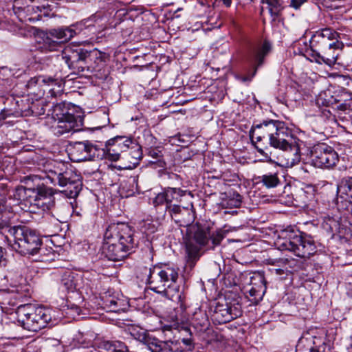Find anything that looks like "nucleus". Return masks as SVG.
Instances as JSON below:
<instances>
[{
	"label": "nucleus",
	"mask_w": 352,
	"mask_h": 352,
	"mask_svg": "<svg viewBox=\"0 0 352 352\" xmlns=\"http://www.w3.org/2000/svg\"><path fill=\"white\" fill-rule=\"evenodd\" d=\"M133 234L134 231L126 223L109 226L104 235L106 241L102 248L103 254L111 261L123 259L136 245Z\"/></svg>",
	"instance_id": "nucleus-1"
},
{
	"label": "nucleus",
	"mask_w": 352,
	"mask_h": 352,
	"mask_svg": "<svg viewBox=\"0 0 352 352\" xmlns=\"http://www.w3.org/2000/svg\"><path fill=\"white\" fill-rule=\"evenodd\" d=\"M250 137L254 144L267 139L271 146L279 149H285L296 139L283 122L273 120L253 126Z\"/></svg>",
	"instance_id": "nucleus-2"
},
{
	"label": "nucleus",
	"mask_w": 352,
	"mask_h": 352,
	"mask_svg": "<svg viewBox=\"0 0 352 352\" xmlns=\"http://www.w3.org/2000/svg\"><path fill=\"white\" fill-rule=\"evenodd\" d=\"M143 270L149 288L159 294L167 293V288L175 283L179 276L178 268L168 265L144 267Z\"/></svg>",
	"instance_id": "nucleus-3"
},
{
	"label": "nucleus",
	"mask_w": 352,
	"mask_h": 352,
	"mask_svg": "<svg viewBox=\"0 0 352 352\" xmlns=\"http://www.w3.org/2000/svg\"><path fill=\"white\" fill-rule=\"evenodd\" d=\"M186 245V262L192 268L200 257V250L208 244L209 230L199 224H192L186 228L184 237Z\"/></svg>",
	"instance_id": "nucleus-4"
},
{
	"label": "nucleus",
	"mask_w": 352,
	"mask_h": 352,
	"mask_svg": "<svg viewBox=\"0 0 352 352\" xmlns=\"http://www.w3.org/2000/svg\"><path fill=\"white\" fill-rule=\"evenodd\" d=\"M14 238L12 248L22 255H34L41 250L42 241L34 231L25 226H14L8 229Z\"/></svg>",
	"instance_id": "nucleus-5"
},
{
	"label": "nucleus",
	"mask_w": 352,
	"mask_h": 352,
	"mask_svg": "<svg viewBox=\"0 0 352 352\" xmlns=\"http://www.w3.org/2000/svg\"><path fill=\"white\" fill-rule=\"evenodd\" d=\"M285 241L282 247L301 258H309L316 252V245L310 236H303L300 232L285 230L283 232Z\"/></svg>",
	"instance_id": "nucleus-6"
},
{
	"label": "nucleus",
	"mask_w": 352,
	"mask_h": 352,
	"mask_svg": "<svg viewBox=\"0 0 352 352\" xmlns=\"http://www.w3.org/2000/svg\"><path fill=\"white\" fill-rule=\"evenodd\" d=\"M320 44L311 45L310 50L307 52L311 57V61H315L318 64H325L329 66H333L336 64L339 51L342 49L343 43L338 41L325 43L321 41Z\"/></svg>",
	"instance_id": "nucleus-7"
},
{
	"label": "nucleus",
	"mask_w": 352,
	"mask_h": 352,
	"mask_svg": "<svg viewBox=\"0 0 352 352\" xmlns=\"http://www.w3.org/2000/svg\"><path fill=\"white\" fill-rule=\"evenodd\" d=\"M52 184H56L63 188L61 192L69 198L77 197L81 190L82 182L80 175L67 169L63 173L52 172L47 176Z\"/></svg>",
	"instance_id": "nucleus-8"
},
{
	"label": "nucleus",
	"mask_w": 352,
	"mask_h": 352,
	"mask_svg": "<svg viewBox=\"0 0 352 352\" xmlns=\"http://www.w3.org/2000/svg\"><path fill=\"white\" fill-rule=\"evenodd\" d=\"M310 157L312 164L318 168H331L338 162L337 153L324 144L315 146L311 151Z\"/></svg>",
	"instance_id": "nucleus-9"
},
{
	"label": "nucleus",
	"mask_w": 352,
	"mask_h": 352,
	"mask_svg": "<svg viewBox=\"0 0 352 352\" xmlns=\"http://www.w3.org/2000/svg\"><path fill=\"white\" fill-rule=\"evenodd\" d=\"M72 161L80 162L100 158L99 149L88 141L76 142L69 148Z\"/></svg>",
	"instance_id": "nucleus-10"
},
{
	"label": "nucleus",
	"mask_w": 352,
	"mask_h": 352,
	"mask_svg": "<svg viewBox=\"0 0 352 352\" xmlns=\"http://www.w3.org/2000/svg\"><path fill=\"white\" fill-rule=\"evenodd\" d=\"M83 119L81 115H62L60 118L54 120L52 126L54 133L59 136L71 131H78L83 125Z\"/></svg>",
	"instance_id": "nucleus-11"
},
{
	"label": "nucleus",
	"mask_w": 352,
	"mask_h": 352,
	"mask_svg": "<svg viewBox=\"0 0 352 352\" xmlns=\"http://www.w3.org/2000/svg\"><path fill=\"white\" fill-rule=\"evenodd\" d=\"M20 191V193H23V199L30 203V205L44 206L47 204L44 200L47 199H50L49 204H54L51 188L44 186H40L36 188H23Z\"/></svg>",
	"instance_id": "nucleus-12"
},
{
	"label": "nucleus",
	"mask_w": 352,
	"mask_h": 352,
	"mask_svg": "<svg viewBox=\"0 0 352 352\" xmlns=\"http://www.w3.org/2000/svg\"><path fill=\"white\" fill-rule=\"evenodd\" d=\"M90 54L88 51L83 49H74L71 47H65L58 56L65 61L69 68L75 69L76 67L82 68L84 71V66L82 63L87 61Z\"/></svg>",
	"instance_id": "nucleus-13"
},
{
	"label": "nucleus",
	"mask_w": 352,
	"mask_h": 352,
	"mask_svg": "<svg viewBox=\"0 0 352 352\" xmlns=\"http://www.w3.org/2000/svg\"><path fill=\"white\" fill-rule=\"evenodd\" d=\"M131 141L126 140L123 141L122 138L109 140L104 148L99 149L100 158H105L112 162L120 159L122 153L126 152L129 148Z\"/></svg>",
	"instance_id": "nucleus-14"
},
{
	"label": "nucleus",
	"mask_w": 352,
	"mask_h": 352,
	"mask_svg": "<svg viewBox=\"0 0 352 352\" xmlns=\"http://www.w3.org/2000/svg\"><path fill=\"white\" fill-rule=\"evenodd\" d=\"M271 50L270 44L265 41L262 45L255 47L251 52L250 59L254 65V71L251 76H239L238 78L243 82L250 81L256 74L257 68L263 64V59Z\"/></svg>",
	"instance_id": "nucleus-15"
},
{
	"label": "nucleus",
	"mask_w": 352,
	"mask_h": 352,
	"mask_svg": "<svg viewBox=\"0 0 352 352\" xmlns=\"http://www.w3.org/2000/svg\"><path fill=\"white\" fill-rule=\"evenodd\" d=\"M19 322L21 326L30 331H38V327H36V313L35 308L30 305H23L18 308Z\"/></svg>",
	"instance_id": "nucleus-16"
},
{
	"label": "nucleus",
	"mask_w": 352,
	"mask_h": 352,
	"mask_svg": "<svg viewBox=\"0 0 352 352\" xmlns=\"http://www.w3.org/2000/svg\"><path fill=\"white\" fill-rule=\"evenodd\" d=\"M171 219L179 226L188 228L195 220V214L192 210L179 205H174L168 212Z\"/></svg>",
	"instance_id": "nucleus-17"
},
{
	"label": "nucleus",
	"mask_w": 352,
	"mask_h": 352,
	"mask_svg": "<svg viewBox=\"0 0 352 352\" xmlns=\"http://www.w3.org/2000/svg\"><path fill=\"white\" fill-rule=\"evenodd\" d=\"M143 343L151 352H177L173 341H162L154 337L145 336Z\"/></svg>",
	"instance_id": "nucleus-18"
},
{
	"label": "nucleus",
	"mask_w": 352,
	"mask_h": 352,
	"mask_svg": "<svg viewBox=\"0 0 352 352\" xmlns=\"http://www.w3.org/2000/svg\"><path fill=\"white\" fill-rule=\"evenodd\" d=\"M300 142L298 139H295V142L288 145L284 151L283 155L284 158L283 165L287 167H292L300 162Z\"/></svg>",
	"instance_id": "nucleus-19"
},
{
	"label": "nucleus",
	"mask_w": 352,
	"mask_h": 352,
	"mask_svg": "<svg viewBox=\"0 0 352 352\" xmlns=\"http://www.w3.org/2000/svg\"><path fill=\"white\" fill-rule=\"evenodd\" d=\"M36 42L40 45L39 49L43 52H53L60 48L55 37L50 35V30L38 31L35 34Z\"/></svg>",
	"instance_id": "nucleus-20"
},
{
	"label": "nucleus",
	"mask_w": 352,
	"mask_h": 352,
	"mask_svg": "<svg viewBox=\"0 0 352 352\" xmlns=\"http://www.w3.org/2000/svg\"><path fill=\"white\" fill-rule=\"evenodd\" d=\"M126 346L122 342L111 343L109 341H97L93 349L87 352H126Z\"/></svg>",
	"instance_id": "nucleus-21"
},
{
	"label": "nucleus",
	"mask_w": 352,
	"mask_h": 352,
	"mask_svg": "<svg viewBox=\"0 0 352 352\" xmlns=\"http://www.w3.org/2000/svg\"><path fill=\"white\" fill-rule=\"evenodd\" d=\"M340 38V34L329 28H326L322 29L316 32V34L314 36L311 45L312 44H320L321 41H323L325 43H331V41L336 40L338 41Z\"/></svg>",
	"instance_id": "nucleus-22"
},
{
	"label": "nucleus",
	"mask_w": 352,
	"mask_h": 352,
	"mask_svg": "<svg viewBox=\"0 0 352 352\" xmlns=\"http://www.w3.org/2000/svg\"><path fill=\"white\" fill-rule=\"evenodd\" d=\"M212 319L218 324H223L232 320V316L228 311V303L218 302L212 315Z\"/></svg>",
	"instance_id": "nucleus-23"
},
{
	"label": "nucleus",
	"mask_w": 352,
	"mask_h": 352,
	"mask_svg": "<svg viewBox=\"0 0 352 352\" xmlns=\"http://www.w3.org/2000/svg\"><path fill=\"white\" fill-rule=\"evenodd\" d=\"M75 34V30L68 27L50 30V35L55 37L60 47L63 44L69 41Z\"/></svg>",
	"instance_id": "nucleus-24"
},
{
	"label": "nucleus",
	"mask_w": 352,
	"mask_h": 352,
	"mask_svg": "<svg viewBox=\"0 0 352 352\" xmlns=\"http://www.w3.org/2000/svg\"><path fill=\"white\" fill-rule=\"evenodd\" d=\"M41 82L47 83L48 85L50 84H56L58 85V87L60 89L56 93L53 89H51L49 90V93L50 94L52 98H56L57 96V94L61 95V85L60 82L58 81L57 79H55L52 77H44V76H38V77H34L30 79V80L28 82L26 86L28 89L33 88L38 84H41Z\"/></svg>",
	"instance_id": "nucleus-25"
},
{
	"label": "nucleus",
	"mask_w": 352,
	"mask_h": 352,
	"mask_svg": "<svg viewBox=\"0 0 352 352\" xmlns=\"http://www.w3.org/2000/svg\"><path fill=\"white\" fill-rule=\"evenodd\" d=\"M103 305L109 311L118 312L124 309V301L118 296L105 294L102 297Z\"/></svg>",
	"instance_id": "nucleus-26"
},
{
	"label": "nucleus",
	"mask_w": 352,
	"mask_h": 352,
	"mask_svg": "<svg viewBox=\"0 0 352 352\" xmlns=\"http://www.w3.org/2000/svg\"><path fill=\"white\" fill-rule=\"evenodd\" d=\"M164 196L166 201V210L169 212L174 201H178L181 197L185 195V191L177 188H167L164 190Z\"/></svg>",
	"instance_id": "nucleus-27"
},
{
	"label": "nucleus",
	"mask_w": 352,
	"mask_h": 352,
	"mask_svg": "<svg viewBox=\"0 0 352 352\" xmlns=\"http://www.w3.org/2000/svg\"><path fill=\"white\" fill-rule=\"evenodd\" d=\"M35 312L36 313V327H38V331L45 328L47 324L51 321V310L43 307H35Z\"/></svg>",
	"instance_id": "nucleus-28"
},
{
	"label": "nucleus",
	"mask_w": 352,
	"mask_h": 352,
	"mask_svg": "<svg viewBox=\"0 0 352 352\" xmlns=\"http://www.w3.org/2000/svg\"><path fill=\"white\" fill-rule=\"evenodd\" d=\"M263 278H261V285L258 288L252 287L248 291L249 296L250 297V301L252 303H258L262 298L265 293V287L263 285Z\"/></svg>",
	"instance_id": "nucleus-29"
},
{
	"label": "nucleus",
	"mask_w": 352,
	"mask_h": 352,
	"mask_svg": "<svg viewBox=\"0 0 352 352\" xmlns=\"http://www.w3.org/2000/svg\"><path fill=\"white\" fill-rule=\"evenodd\" d=\"M259 182L262 183L267 188H275L280 183L276 173L265 174L258 177Z\"/></svg>",
	"instance_id": "nucleus-30"
},
{
	"label": "nucleus",
	"mask_w": 352,
	"mask_h": 352,
	"mask_svg": "<svg viewBox=\"0 0 352 352\" xmlns=\"http://www.w3.org/2000/svg\"><path fill=\"white\" fill-rule=\"evenodd\" d=\"M338 194L340 195L342 198V195H346L349 197L352 198V177L344 178L340 184L338 186Z\"/></svg>",
	"instance_id": "nucleus-31"
},
{
	"label": "nucleus",
	"mask_w": 352,
	"mask_h": 352,
	"mask_svg": "<svg viewBox=\"0 0 352 352\" xmlns=\"http://www.w3.org/2000/svg\"><path fill=\"white\" fill-rule=\"evenodd\" d=\"M241 202V196L239 193H233L223 200L222 205L226 208H239L240 207Z\"/></svg>",
	"instance_id": "nucleus-32"
},
{
	"label": "nucleus",
	"mask_w": 352,
	"mask_h": 352,
	"mask_svg": "<svg viewBox=\"0 0 352 352\" xmlns=\"http://www.w3.org/2000/svg\"><path fill=\"white\" fill-rule=\"evenodd\" d=\"M261 1L263 3L267 4L269 11L274 19L278 16L283 9L280 0H261Z\"/></svg>",
	"instance_id": "nucleus-33"
},
{
	"label": "nucleus",
	"mask_w": 352,
	"mask_h": 352,
	"mask_svg": "<svg viewBox=\"0 0 352 352\" xmlns=\"http://www.w3.org/2000/svg\"><path fill=\"white\" fill-rule=\"evenodd\" d=\"M174 345L178 349L177 352L191 351L194 349V344L190 338H183L181 341H173Z\"/></svg>",
	"instance_id": "nucleus-34"
},
{
	"label": "nucleus",
	"mask_w": 352,
	"mask_h": 352,
	"mask_svg": "<svg viewBox=\"0 0 352 352\" xmlns=\"http://www.w3.org/2000/svg\"><path fill=\"white\" fill-rule=\"evenodd\" d=\"M11 214L6 210L4 205L0 204V229L8 230L10 228V220Z\"/></svg>",
	"instance_id": "nucleus-35"
},
{
	"label": "nucleus",
	"mask_w": 352,
	"mask_h": 352,
	"mask_svg": "<svg viewBox=\"0 0 352 352\" xmlns=\"http://www.w3.org/2000/svg\"><path fill=\"white\" fill-rule=\"evenodd\" d=\"M61 287L67 292H73L76 289V284L72 273H66L63 276L60 283Z\"/></svg>",
	"instance_id": "nucleus-36"
},
{
	"label": "nucleus",
	"mask_w": 352,
	"mask_h": 352,
	"mask_svg": "<svg viewBox=\"0 0 352 352\" xmlns=\"http://www.w3.org/2000/svg\"><path fill=\"white\" fill-rule=\"evenodd\" d=\"M226 232L222 230H217L211 234H209V239L212 245L209 248L214 249V247L220 245L221 241L226 237Z\"/></svg>",
	"instance_id": "nucleus-37"
},
{
	"label": "nucleus",
	"mask_w": 352,
	"mask_h": 352,
	"mask_svg": "<svg viewBox=\"0 0 352 352\" xmlns=\"http://www.w3.org/2000/svg\"><path fill=\"white\" fill-rule=\"evenodd\" d=\"M193 321L195 325L199 326L201 328H206L208 325V316L205 312L201 311L195 313Z\"/></svg>",
	"instance_id": "nucleus-38"
},
{
	"label": "nucleus",
	"mask_w": 352,
	"mask_h": 352,
	"mask_svg": "<svg viewBox=\"0 0 352 352\" xmlns=\"http://www.w3.org/2000/svg\"><path fill=\"white\" fill-rule=\"evenodd\" d=\"M52 116L54 120L59 118L62 115L70 114L71 113L67 111L66 108V104L65 102L57 103L52 107Z\"/></svg>",
	"instance_id": "nucleus-39"
},
{
	"label": "nucleus",
	"mask_w": 352,
	"mask_h": 352,
	"mask_svg": "<svg viewBox=\"0 0 352 352\" xmlns=\"http://www.w3.org/2000/svg\"><path fill=\"white\" fill-rule=\"evenodd\" d=\"M312 195V193L301 188L296 191L295 195V199L299 204H306L307 202L311 198Z\"/></svg>",
	"instance_id": "nucleus-40"
},
{
	"label": "nucleus",
	"mask_w": 352,
	"mask_h": 352,
	"mask_svg": "<svg viewBox=\"0 0 352 352\" xmlns=\"http://www.w3.org/2000/svg\"><path fill=\"white\" fill-rule=\"evenodd\" d=\"M228 311L232 316V320L239 317L241 315V308L239 305H229Z\"/></svg>",
	"instance_id": "nucleus-41"
},
{
	"label": "nucleus",
	"mask_w": 352,
	"mask_h": 352,
	"mask_svg": "<svg viewBox=\"0 0 352 352\" xmlns=\"http://www.w3.org/2000/svg\"><path fill=\"white\" fill-rule=\"evenodd\" d=\"M16 103L21 113H25V116H28V114L34 112V105L33 104H32V106L25 107H23V99H21L20 101H17Z\"/></svg>",
	"instance_id": "nucleus-42"
},
{
	"label": "nucleus",
	"mask_w": 352,
	"mask_h": 352,
	"mask_svg": "<svg viewBox=\"0 0 352 352\" xmlns=\"http://www.w3.org/2000/svg\"><path fill=\"white\" fill-rule=\"evenodd\" d=\"M129 155H132L133 159V162H131L133 166L135 167L137 164H139V161L142 158V152L140 148L136 147L134 150L131 151Z\"/></svg>",
	"instance_id": "nucleus-43"
},
{
	"label": "nucleus",
	"mask_w": 352,
	"mask_h": 352,
	"mask_svg": "<svg viewBox=\"0 0 352 352\" xmlns=\"http://www.w3.org/2000/svg\"><path fill=\"white\" fill-rule=\"evenodd\" d=\"M153 204L155 207H158L165 205L166 206V198L164 191L158 193L153 200Z\"/></svg>",
	"instance_id": "nucleus-44"
},
{
	"label": "nucleus",
	"mask_w": 352,
	"mask_h": 352,
	"mask_svg": "<svg viewBox=\"0 0 352 352\" xmlns=\"http://www.w3.org/2000/svg\"><path fill=\"white\" fill-rule=\"evenodd\" d=\"M63 221V217L60 214H58L56 217L53 214L52 217V224L54 227H58V223Z\"/></svg>",
	"instance_id": "nucleus-45"
},
{
	"label": "nucleus",
	"mask_w": 352,
	"mask_h": 352,
	"mask_svg": "<svg viewBox=\"0 0 352 352\" xmlns=\"http://www.w3.org/2000/svg\"><path fill=\"white\" fill-rule=\"evenodd\" d=\"M307 0H291V6L295 9L299 8Z\"/></svg>",
	"instance_id": "nucleus-46"
},
{
	"label": "nucleus",
	"mask_w": 352,
	"mask_h": 352,
	"mask_svg": "<svg viewBox=\"0 0 352 352\" xmlns=\"http://www.w3.org/2000/svg\"><path fill=\"white\" fill-rule=\"evenodd\" d=\"M173 324L170 325L172 328L177 329L182 320L177 316H172Z\"/></svg>",
	"instance_id": "nucleus-47"
},
{
	"label": "nucleus",
	"mask_w": 352,
	"mask_h": 352,
	"mask_svg": "<svg viewBox=\"0 0 352 352\" xmlns=\"http://www.w3.org/2000/svg\"><path fill=\"white\" fill-rule=\"evenodd\" d=\"M320 101L322 104L325 106H329L330 104L332 103L331 101H322V95H320L319 98H318V103H320Z\"/></svg>",
	"instance_id": "nucleus-48"
},
{
	"label": "nucleus",
	"mask_w": 352,
	"mask_h": 352,
	"mask_svg": "<svg viewBox=\"0 0 352 352\" xmlns=\"http://www.w3.org/2000/svg\"><path fill=\"white\" fill-rule=\"evenodd\" d=\"M4 252H3V249L0 247V264L1 263H5V258H4ZM3 265H5V263H3Z\"/></svg>",
	"instance_id": "nucleus-49"
},
{
	"label": "nucleus",
	"mask_w": 352,
	"mask_h": 352,
	"mask_svg": "<svg viewBox=\"0 0 352 352\" xmlns=\"http://www.w3.org/2000/svg\"><path fill=\"white\" fill-rule=\"evenodd\" d=\"M49 201H50V199H45V200H44V201L47 202V204H45V205H44V206H43V210H45V206H46V208H47V209H50L52 206H54V203L53 204H52L51 203H50V204H49V203H48V202H49Z\"/></svg>",
	"instance_id": "nucleus-50"
},
{
	"label": "nucleus",
	"mask_w": 352,
	"mask_h": 352,
	"mask_svg": "<svg viewBox=\"0 0 352 352\" xmlns=\"http://www.w3.org/2000/svg\"><path fill=\"white\" fill-rule=\"evenodd\" d=\"M309 352H321L319 349L311 347L309 349ZM322 352H324V350H323Z\"/></svg>",
	"instance_id": "nucleus-51"
},
{
	"label": "nucleus",
	"mask_w": 352,
	"mask_h": 352,
	"mask_svg": "<svg viewBox=\"0 0 352 352\" xmlns=\"http://www.w3.org/2000/svg\"><path fill=\"white\" fill-rule=\"evenodd\" d=\"M240 3H248L252 1V0H238Z\"/></svg>",
	"instance_id": "nucleus-52"
},
{
	"label": "nucleus",
	"mask_w": 352,
	"mask_h": 352,
	"mask_svg": "<svg viewBox=\"0 0 352 352\" xmlns=\"http://www.w3.org/2000/svg\"><path fill=\"white\" fill-rule=\"evenodd\" d=\"M6 113H5V112H4V111H3V112H1V113H0V120H4V119L6 118Z\"/></svg>",
	"instance_id": "nucleus-53"
},
{
	"label": "nucleus",
	"mask_w": 352,
	"mask_h": 352,
	"mask_svg": "<svg viewBox=\"0 0 352 352\" xmlns=\"http://www.w3.org/2000/svg\"><path fill=\"white\" fill-rule=\"evenodd\" d=\"M257 151L261 153V154H264V151L263 148H258V146H256Z\"/></svg>",
	"instance_id": "nucleus-54"
},
{
	"label": "nucleus",
	"mask_w": 352,
	"mask_h": 352,
	"mask_svg": "<svg viewBox=\"0 0 352 352\" xmlns=\"http://www.w3.org/2000/svg\"><path fill=\"white\" fill-rule=\"evenodd\" d=\"M132 166L131 165H129L128 166H126L125 168H131Z\"/></svg>",
	"instance_id": "nucleus-55"
},
{
	"label": "nucleus",
	"mask_w": 352,
	"mask_h": 352,
	"mask_svg": "<svg viewBox=\"0 0 352 352\" xmlns=\"http://www.w3.org/2000/svg\"><path fill=\"white\" fill-rule=\"evenodd\" d=\"M177 298H178V299L180 300H181V298H182L181 294H179V295H178V296H177Z\"/></svg>",
	"instance_id": "nucleus-56"
},
{
	"label": "nucleus",
	"mask_w": 352,
	"mask_h": 352,
	"mask_svg": "<svg viewBox=\"0 0 352 352\" xmlns=\"http://www.w3.org/2000/svg\"><path fill=\"white\" fill-rule=\"evenodd\" d=\"M276 271L278 272V274H280V273H279V272H280V271H281V270H280V269H278V270H276Z\"/></svg>",
	"instance_id": "nucleus-57"
},
{
	"label": "nucleus",
	"mask_w": 352,
	"mask_h": 352,
	"mask_svg": "<svg viewBox=\"0 0 352 352\" xmlns=\"http://www.w3.org/2000/svg\"><path fill=\"white\" fill-rule=\"evenodd\" d=\"M16 292L19 293V289H16Z\"/></svg>",
	"instance_id": "nucleus-58"
},
{
	"label": "nucleus",
	"mask_w": 352,
	"mask_h": 352,
	"mask_svg": "<svg viewBox=\"0 0 352 352\" xmlns=\"http://www.w3.org/2000/svg\"><path fill=\"white\" fill-rule=\"evenodd\" d=\"M182 306H183V304H182V303H181V307H182V309H184V308L182 307Z\"/></svg>",
	"instance_id": "nucleus-59"
},
{
	"label": "nucleus",
	"mask_w": 352,
	"mask_h": 352,
	"mask_svg": "<svg viewBox=\"0 0 352 352\" xmlns=\"http://www.w3.org/2000/svg\"><path fill=\"white\" fill-rule=\"evenodd\" d=\"M297 352H299V351H297Z\"/></svg>",
	"instance_id": "nucleus-60"
}]
</instances>
